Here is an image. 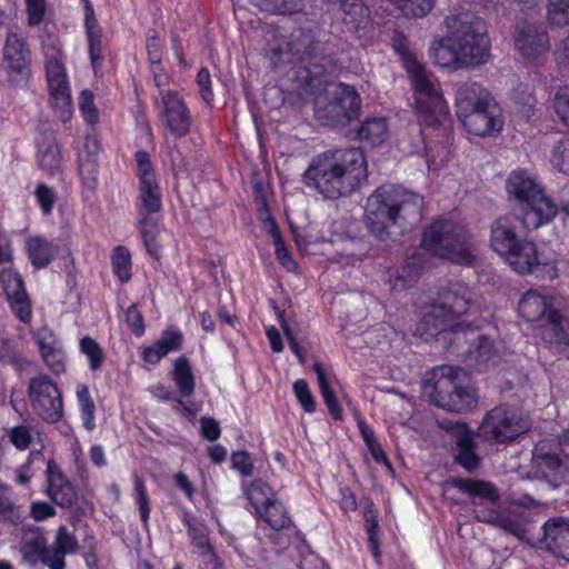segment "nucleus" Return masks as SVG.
<instances>
[{"label": "nucleus", "instance_id": "nucleus-1", "mask_svg": "<svg viewBox=\"0 0 569 569\" xmlns=\"http://www.w3.org/2000/svg\"><path fill=\"white\" fill-rule=\"evenodd\" d=\"M448 33L436 39L429 49L432 62L450 72L485 64L491 43L483 19L467 13L445 19Z\"/></svg>", "mask_w": 569, "mask_h": 569}, {"label": "nucleus", "instance_id": "nucleus-2", "mask_svg": "<svg viewBox=\"0 0 569 569\" xmlns=\"http://www.w3.org/2000/svg\"><path fill=\"white\" fill-rule=\"evenodd\" d=\"M366 157L360 148L326 150L311 158L301 181L323 199L348 197L367 181Z\"/></svg>", "mask_w": 569, "mask_h": 569}, {"label": "nucleus", "instance_id": "nucleus-3", "mask_svg": "<svg viewBox=\"0 0 569 569\" xmlns=\"http://www.w3.org/2000/svg\"><path fill=\"white\" fill-rule=\"evenodd\" d=\"M423 196L400 186L383 184L367 199L365 222L379 240L389 238L388 227L408 231L422 219Z\"/></svg>", "mask_w": 569, "mask_h": 569}, {"label": "nucleus", "instance_id": "nucleus-4", "mask_svg": "<svg viewBox=\"0 0 569 569\" xmlns=\"http://www.w3.org/2000/svg\"><path fill=\"white\" fill-rule=\"evenodd\" d=\"M340 49L330 39H321L313 30L298 29L289 37L274 36L267 49V57L273 67L310 61L305 69L310 78L332 73L339 64Z\"/></svg>", "mask_w": 569, "mask_h": 569}, {"label": "nucleus", "instance_id": "nucleus-5", "mask_svg": "<svg viewBox=\"0 0 569 569\" xmlns=\"http://www.w3.org/2000/svg\"><path fill=\"white\" fill-rule=\"evenodd\" d=\"M519 216L506 214L491 224V248L518 273H533L542 279H555L558 270L552 262L541 263L535 242L521 239L517 233Z\"/></svg>", "mask_w": 569, "mask_h": 569}, {"label": "nucleus", "instance_id": "nucleus-6", "mask_svg": "<svg viewBox=\"0 0 569 569\" xmlns=\"http://www.w3.org/2000/svg\"><path fill=\"white\" fill-rule=\"evenodd\" d=\"M134 160L138 167L137 176L139 179L136 202L138 213L137 228L148 254L153 259H159L161 247L158 242L159 226L154 214L162 210V192L149 153L139 150L134 153Z\"/></svg>", "mask_w": 569, "mask_h": 569}, {"label": "nucleus", "instance_id": "nucleus-7", "mask_svg": "<svg viewBox=\"0 0 569 569\" xmlns=\"http://www.w3.org/2000/svg\"><path fill=\"white\" fill-rule=\"evenodd\" d=\"M506 190L527 230L548 224L558 213V206L545 193L537 178L525 169L509 174Z\"/></svg>", "mask_w": 569, "mask_h": 569}, {"label": "nucleus", "instance_id": "nucleus-8", "mask_svg": "<svg viewBox=\"0 0 569 569\" xmlns=\"http://www.w3.org/2000/svg\"><path fill=\"white\" fill-rule=\"evenodd\" d=\"M470 292L466 284L450 283L439 296L430 310L423 315L417 326V332L426 339L437 337L448 330L460 328V319L470 308Z\"/></svg>", "mask_w": 569, "mask_h": 569}, {"label": "nucleus", "instance_id": "nucleus-9", "mask_svg": "<svg viewBox=\"0 0 569 569\" xmlns=\"http://www.w3.org/2000/svg\"><path fill=\"white\" fill-rule=\"evenodd\" d=\"M422 246L430 253L456 263L471 266L476 260L469 231L451 220L433 221L423 232Z\"/></svg>", "mask_w": 569, "mask_h": 569}, {"label": "nucleus", "instance_id": "nucleus-10", "mask_svg": "<svg viewBox=\"0 0 569 569\" xmlns=\"http://www.w3.org/2000/svg\"><path fill=\"white\" fill-rule=\"evenodd\" d=\"M41 52L50 107L62 122H69L73 116V103L61 44L56 38L47 36L41 42Z\"/></svg>", "mask_w": 569, "mask_h": 569}, {"label": "nucleus", "instance_id": "nucleus-11", "mask_svg": "<svg viewBox=\"0 0 569 569\" xmlns=\"http://www.w3.org/2000/svg\"><path fill=\"white\" fill-rule=\"evenodd\" d=\"M407 73L413 90L416 108L420 121L430 128L443 127L449 122V107L443 97L440 83L421 63L418 67L411 64Z\"/></svg>", "mask_w": 569, "mask_h": 569}, {"label": "nucleus", "instance_id": "nucleus-12", "mask_svg": "<svg viewBox=\"0 0 569 569\" xmlns=\"http://www.w3.org/2000/svg\"><path fill=\"white\" fill-rule=\"evenodd\" d=\"M27 395L33 413L47 423H56L63 417L62 393L57 383L40 373L29 380Z\"/></svg>", "mask_w": 569, "mask_h": 569}, {"label": "nucleus", "instance_id": "nucleus-13", "mask_svg": "<svg viewBox=\"0 0 569 569\" xmlns=\"http://www.w3.org/2000/svg\"><path fill=\"white\" fill-rule=\"evenodd\" d=\"M529 429L528 422L518 411L508 406H498L491 409L479 427V436L486 440L507 442Z\"/></svg>", "mask_w": 569, "mask_h": 569}, {"label": "nucleus", "instance_id": "nucleus-14", "mask_svg": "<svg viewBox=\"0 0 569 569\" xmlns=\"http://www.w3.org/2000/svg\"><path fill=\"white\" fill-rule=\"evenodd\" d=\"M31 50L22 36L10 31L2 48V63L8 81L16 87H24L31 79Z\"/></svg>", "mask_w": 569, "mask_h": 569}, {"label": "nucleus", "instance_id": "nucleus-15", "mask_svg": "<svg viewBox=\"0 0 569 569\" xmlns=\"http://www.w3.org/2000/svg\"><path fill=\"white\" fill-rule=\"evenodd\" d=\"M154 106L161 123L170 134L179 139L190 133L192 117L184 99L178 92L160 89Z\"/></svg>", "mask_w": 569, "mask_h": 569}, {"label": "nucleus", "instance_id": "nucleus-16", "mask_svg": "<svg viewBox=\"0 0 569 569\" xmlns=\"http://www.w3.org/2000/svg\"><path fill=\"white\" fill-rule=\"evenodd\" d=\"M532 463L546 477L569 481V430L563 432L553 449L546 441L539 442L532 451Z\"/></svg>", "mask_w": 569, "mask_h": 569}, {"label": "nucleus", "instance_id": "nucleus-17", "mask_svg": "<svg viewBox=\"0 0 569 569\" xmlns=\"http://www.w3.org/2000/svg\"><path fill=\"white\" fill-rule=\"evenodd\" d=\"M461 370L452 366H439L429 371L422 381V396L437 407L446 409Z\"/></svg>", "mask_w": 569, "mask_h": 569}, {"label": "nucleus", "instance_id": "nucleus-18", "mask_svg": "<svg viewBox=\"0 0 569 569\" xmlns=\"http://www.w3.org/2000/svg\"><path fill=\"white\" fill-rule=\"evenodd\" d=\"M515 47L522 58L538 61L550 49L549 36L542 23L523 22L517 26Z\"/></svg>", "mask_w": 569, "mask_h": 569}, {"label": "nucleus", "instance_id": "nucleus-19", "mask_svg": "<svg viewBox=\"0 0 569 569\" xmlns=\"http://www.w3.org/2000/svg\"><path fill=\"white\" fill-rule=\"evenodd\" d=\"M0 286L13 315L23 323L30 322L32 306L21 274L12 268L3 269L0 272Z\"/></svg>", "mask_w": 569, "mask_h": 569}, {"label": "nucleus", "instance_id": "nucleus-20", "mask_svg": "<svg viewBox=\"0 0 569 569\" xmlns=\"http://www.w3.org/2000/svg\"><path fill=\"white\" fill-rule=\"evenodd\" d=\"M458 118L470 134L478 137L499 132L503 123L500 110L493 100Z\"/></svg>", "mask_w": 569, "mask_h": 569}, {"label": "nucleus", "instance_id": "nucleus-21", "mask_svg": "<svg viewBox=\"0 0 569 569\" xmlns=\"http://www.w3.org/2000/svg\"><path fill=\"white\" fill-rule=\"evenodd\" d=\"M361 98L357 90L339 83L332 101L327 106V116L335 124H346L359 116Z\"/></svg>", "mask_w": 569, "mask_h": 569}, {"label": "nucleus", "instance_id": "nucleus-22", "mask_svg": "<svg viewBox=\"0 0 569 569\" xmlns=\"http://www.w3.org/2000/svg\"><path fill=\"white\" fill-rule=\"evenodd\" d=\"M100 143L94 134L84 137L83 146L78 152V172L81 183L89 192L96 191L99 184L98 154Z\"/></svg>", "mask_w": 569, "mask_h": 569}, {"label": "nucleus", "instance_id": "nucleus-23", "mask_svg": "<svg viewBox=\"0 0 569 569\" xmlns=\"http://www.w3.org/2000/svg\"><path fill=\"white\" fill-rule=\"evenodd\" d=\"M47 495L61 508H70L77 500V491L54 460L47 462Z\"/></svg>", "mask_w": 569, "mask_h": 569}, {"label": "nucleus", "instance_id": "nucleus-24", "mask_svg": "<svg viewBox=\"0 0 569 569\" xmlns=\"http://www.w3.org/2000/svg\"><path fill=\"white\" fill-rule=\"evenodd\" d=\"M541 543L553 556L569 562V518L553 517L542 526Z\"/></svg>", "mask_w": 569, "mask_h": 569}, {"label": "nucleus", "instance_id": "nucleus-25", "mask_svg": "<svg viewBox=\"0 0 569 569\" xmlns=\"http://www.w3.org/2000/svg\"><path fill=\"white\" fill-rule=\"evenodd\" d=\"M478 518L519 539L527 533V518L520 510H485L479 511Z\"/></svg>", "mask_w": 569, "mask_h": 569}, {"label": "nucleus", "instance_id": "nucleus-26", "mask_svg": "<svg viewBox=\"0 0 569 569\" xmlns=\"http://www.w3.org/2000/svg\"><path fill=\"white\" fill-rule=\"evenodd\" d=\"M518 310L527 321H542L555 310L552 297L537 289H530L521 297Z\"/></svg>", "mask_w": 569, "mask_h": 569}, {"label": "nucleus", "instance_id": "nucleus-27", "mask_svg": "<svg viewBox=\"0 0 569 569\" xmlns=\"http://www.w3.org/2000/svg\"><path fill=\"white\" fill-rule=\"evenodd\" d=\"M493 100L490 93L478 82H461L456 86L455 104L457 117L471 112Z\"/></svg>", "mask_w": 569, "mask_h": 569}, {"label": "nucleus", "instance_id": "nucleus-28", "mask_svg": "<svg viewBox=\"0 0 569 569\" xmlns=\"http://www.w3.org/2000/svg\"><path fill=\"white\" fill-rule=\"evenodd\" d=\"M180 519L187 527L191 545L197 548L202 557L216 559L213 548L209 541V529L204 521L198 519L188 508L180 509Z\"/></svg>", "mask_w": 569, "mask_h": 569}, {"label": "nucleus", "instance_id": "nucleus-29", "mask_svg": "<svg viewBox=\"0 0 569 569\" xmlns=\"http://www.w3.org/2000/svg\"><path fill=\"white\" fill-rule=\"evenodd\" d=\"M452 486L460 492L467 495L472 503H497L500 499L498 488L485 480L455 478Z\"/></svg>", "mask_w": 569, "mask_h": 569}, {"label": "nucleus", "instance_id": "nucleus-30", "mask_svg": "<svg viewBox=\"0 0 569 569\" xmlns=\"http://www.w3.org/2000/svg\"><path fill=\"white\" fill-rule=\"evenodd\" d=\"M49 548L51 553V558H47L49 569H66V557L68 555H74L78 551L79 542L76 536L70 532L66 526H60Z\"/></svg>", "mask_w": 569, "mask_h": 569}, {"label": "nucleus", "instance_id": "nucleus-31", "mask_svg": "<svg viewBox=\"0 0 569 569\" xmlns=\"http://www.w3.org/2000/svg\"><path fill=\"white\" fill-rule=\"evenodd\" d=\"M61 147L53 137H46L38 143L37 164L49 177L62 173Z\"/></svg>", "mask_w": 569, "mask_h": 569}, {"label": "nucleus", "instance_id": "nucleus-32", "mask_svg": "<svg viewBox=\"0 0 569 569\" xmlns=\"http://www.w3.org/2000/svg\"><path fill=\"white\" fill-rule=\"evenodd\" d=\"M38 345L46 366L54 373L61 375L66 371V355L61 342L50 331L39 333Z\"/></svg>", "mask_w": 569, "mask_h": 569}, {"label": "nucleus", "instance_id": "nucleus-33", "mask_svg": "<svg viewBox=\"0 0 569 569\" xmlns=\"http://www.w3.org/2000/svg\"><path fill=\"white\" fill-rule=\"evenodd\" d=\"M476 442L472 433L465 423H457V448L456 461L468 471H475L480 466V458L476 453Z\"/></svg>", "mask_w": 569, "mask_h": 569}, {"label": "nucleus", "instance_id": "nucleus-34", "mask_svg": "<svg viewBox=\"0 0 569 569\" xmlns=\"http://www.w3.org/2000/svg\"><path fill=\"white\" fill-rule=\"evenodd\" d=\"M541 325V338L555 346L569 345V320L556 309L545 318Z\"/></svg>", "mask_w": 569, "mask_h": 569}, {"label": "nucleus", "instance_id": "nucleus-35", "mask_svg": "<svg viewBox=\"0 0 569 569\" xmlns=\"http://www.w3.org/2000/svg\"><path fill=\"white\" fill-rule=\"evenodd\" d=\"M26 250L31 264L37 269H42L52 261L56 247L46 238L34 236L27 239Z\"/></svg>", "mask_w": 569, "mask_h": 569}, {"label": "nucleus", "instance_id": "nucleus-36", "mask_svg": "<svg viewBox=\"0 0 569 569\" xmlns=\"http://www.w3.org/2000/svg\"><path fill=\"white\" fill-rule=\"evenodd\" d=\"M242 490L254 509V513L261 512L276 498L272 488L261 479L253 480L250 483H242Z\"/></svg>", "mask_w": 569, "mask_h": 569}, {"label": "nucleus", "instance_id": "nucleus-37", "mask_svg": "<svg viewBox=\"0 0 569 569\" xmlns=\"http://www.w3.org/2000/svg\"><path fill=\"white\" fill-rule=\"evenodd\" d=\"M172 378L181 397H191L196 389L194 376L190 361L181 356L176 359L172 369Z\"/></svg>", "mask_w": 569, "mask_h": 569}, {"label": "nucleus", "instance_id": "nucleus-38", "mask_svg": "<svg viewBox=\"0 0 569 569\" xmlns=\"http://www.w3.org/2000/svg\"><path fill=\"white\" fill-rule=\"evenodd\" d=\"M264 226L268 229V232L272 238L277 260L288 271H290V272L296 271L297 262L293 260L289 249L286 247V244L282 240V237H281L280 229H279L276 220L271 217H268L264 220Z\"/></svg>", "mask_w": 569, "mask_h": 569}, {"label": "nucleus", "instance_id": "nucleus-39", "mask_svg": "<svg viewBox=\"0 0 569 569\" xmlns=\"http://www.w3.org/2000/svg\"><path fill=\"white\" fill-rule=\"evenodd\" d=\"M22 561L31 567L42 563L49 568L47 558H51L49 545L42 537L28 540L20 549Z\"/></svg>", "mask_w": 569, "mask_h": 569}, {"label": "nucleus", "instance_id": "nucleus-40", "mask_svg": "<svg viewBox=\"0 0 569 569\" xmlns=\"http://www.w3.org/2000/svg\"><path fill=\"white\" fill-rule=\"evenodd\" d=\"M387 134V120L381 117L366 119L357 131L358 138L371 146L381 144L385 141Z\"/></svg>", "mask_w": 569, "mask_h": 569}, {"label": "nucleus", "instance_id": "nucleus-41", "mask_svg": "<svg viewBox=\"0 0 569 569\" xmlns=\"http://www.w3.org/2000/svg\"><path fill=\"white\" fill-rule=\"evenodd\" d=\"M256 516L263 520L271 529L282 530L291 525V519L284 506L276 498Z\"/></svg>", "mask_w": 569, "mask_h": 569}, {"label": "nucleus", "instance_id": "nucleus-42", "mask_svg": "<svg viewBox=\"0 0 569 569\" xmlns=\"http://www.w3.org/2000/svg\"><path fill=\"white\" fill-rule=\"evenodd\" d=\"M313 371L317 375V380L322 396L323 402L326 403L329 413L335 420L342 419V409L336 398L333 390L330 388L327 375L320 362L313 363Z\"/></svg>", "mask_w": 569, "mask_h": 569}, {"label": "nucleus", "instance_id": "nucleus-43", "mask_svg": "<svg viewBox=\"0 0 569 569\" xmlns=\"http://www.w3.org/2000/svg\"><path fill=\"white\" fill-rule=\"evenodd\" d=\"M478 401V395L473 387L456 383L446 410L463 412L471 409Z\"/></svg>", "mask_w": 569, "mask_h": 569}, {"label": "nucleus", "instance_id": "nucleus-44", "mask_svg": "<svg viewBox=\"0 0 569 569\" xmlns=\"http://www.w3.org/2000/svg\"><path fill=\"white\" fill-rule=\"evenodd\" d=\"M82 426L92 431L96 428V405L87 385L80 383L76 390Z\"/></svg>", "mask_w": 569, "mask_h": 569}, {"label": "nucleus", "instance_id": "nucleus-45", "mask_svg": "<svg viewBox=\"0 0 569 569\" xmlns=\"http://www.w3.org/2000/svg\"><path fill=\"white\" fill-rule=\"evenodd\" d=\"M79 349L80 352L86 356L91 371L101 369L106 360V352L96 339L89 336L83 337L80 340Z\"/></svg>", "mask_w": 569, "mask_h": 569}, {"label": "nucleus", "instance_id": "nucleus-46", "mask_svg": "<svg viewBox=\"0 0 569 569\" xmlns=\"http://www.w3.org/2000/svg\"><path fill=\"white\" fill-rule=\"evenodd\" d=\"M0 520L11 525L21 522L19 508L12 500V489L3 482L0 483Z\"/></svg>", "mask_w": 569, "mask_h": 569}, {"label": "nucleus", "instance_id": "nucleus-47", "mask_svg": "<svg viewBox=\"0 0 569 569\" xmlns=\"http://www.w3.org/2000/svg\"><path fill=\"white\" fill-rule=\"evenodd\" d=\"M113 273L124 283L131 279V253L124 246L114 248L111 256Z\"/></svg>", "mask_w": 569, "mask_h": 569}, {"label": "nucleus", "instance_id": "nucleus-48", "mask_svg": "<svg viewBox=\"0 0 569 569\" xmlns=\"http://www.w3.org/2000/svg\"><path fill=\"white\" fill-rule=\"evenodd\" d=\"M421 268L415 262H408L397 269L389 281L393 290H405L412 286L420 276Z\"/></svg>", "mask_w": 569, "mask_h": 569}, {"label": "nucleus", "instance_id": "nucleus-49", "mask_svg": "<svg viewBox=\"0 0 569 569\" xmlns=\"http://www.w3.org/2000/svg\"><path fill=\"white\" fill-rule=\"evenodd\" d=\"M408 18L426 17L433 7V0H391Z\"/></svg>", "mask_w": 569, "mask_h": 569}, {"label": "nucleus", "instance_id": "nucleus-50", "mask_svg": "<svg viewBox=\"0 0 569 569\" xmlns=\"http://www.w3.org/2000/svg\"><path fill=\"white\" fill-rule=\"evenodd\" d=\"M133 491L136 503L138 506L140 513V519L144 526H148L150 518V501L147 492L146 482L139 476H134L133 478Z\"/></svg>", "mask_w": 569, "mask_h": 569}, {"label": "nucleus", "instance_id": "nucleus-51", "mask_svg": "<svg viewBox=\"0 0 569 569\" xmlns=\"http://www.w3.org/2000/svg\"><path fill=\"white\" fill-rule=\"evenodd\" d=\"M392 48L400 57L402 66L407 72L411 70V64H413L415 67L421 64V62L417 59L416 54L411 51L409 47V41L403 34L397 33L392 38Z\"/></svg>", "mask_w": 569, "mask_h": 569}, {"label": "nucleus", "instance_id": "nucleus-52", "mask_svg": "<svg viewBox=\"0 0 569 569\" xmlns=\"http://www.w3.org/2000/svg\"><path fill=\"white\" fill-rule=\"evenodd\" d=\"M551 163L559 171L569 176V136L560 139L553 146Z\"/></svg>", "mask_w": 569, "mask_h": 569}, {"label": "nucleus", "instance_id": "nucleus-53", "mask_svg": "<svg viewBox=\"0 0 569 569\" xmlns=\"http://www.w3.org/2000/svg\"><path fill=\"white\" fill-rule=\"evenodd\" d=\"M154 343L168 356L170 352L179 351L182 348L183 335L178 329H168L162 332L161 337Z\"/></svg>", "mask_w": 569, "mask_h": 569}, {"label": "nucleus", "instance_id": "nucleus-54", "mask_svg": "<svg viewBox=\"0 0 569 569\" xmlns=\"http://www.w3.org/2000/svg\"><path fill=\"white\" fill-rule=\"evenodd\" d=\"M34 433H38V431L33 427L18 425L11 428L9 439L18 450L23 451L31 445Z\"/></svg>", "mask_w": 569, "mask_h": 569}, {"label": "nucleus", "instance_id": "nucleus-55", "mask_svg": "<svg viewBox=\"0 0 569 569\" xmlns=\"http://www.w3.org/2000/svg\"><path fill=\"white\" fill-rule=\"evenodd\" d=\"M548 19L557 27L569 24V0H549Z\"/></svg>", "mask_w": 569, "mask_h": 569}, {"label": "nucleus", "instance_id": "nucleus-56", "mask_svg": "<svg viewBox=\"0 0 569 569\" xmlns=\"http://www.w3.org/2000/svg\"><path fill=\"white\" fill-rule=\"evenodd\" d=\"M92 91L84 89L79 96V110L84 121L94 126L99 121V112L93 101Z\"/></svg>", "mask_w": 569, "mask_h": 569}, {"label": "nucleus", "instance_id": "nucleus-57", "mask_svg": "<svg viewBox=\"0 0 569 569\" xmlns=\"http://www.w3.org/2000/svg\"><path fill=\"white\" fill-rule=\"evenodd\" d=\"M292 389L298 402L303 408V410L308 413L315 412L316 400L311 393L308 382L305 379H298L295 381Z\"/></svg>", "mask_w": 569, "mask_h": 569}, {"label": "nucleus", "instance_id": "nucleus-58", "mask_svg": "<svg viewBox=\"0 0 569 569\" xmlns=\"http://www.w3.org/2000/svg\"><path fill=\"white\" fill-rule=\"evenodd\" d=\"M553 109L560 121L569 128V86L557 90L553 97Z\"/></svg>", "mask_w": 569, "mask_h": 569}, {"label": "nucleus", "instance_id": "nucleus-59", "mask_svg": "<svg viewBox=\"0 0 569 569\" xmlns=\"http://www.w3.org/2000/svg\"><path fill=\"white\" fill-rule=\"evenodd\" d=\"M36 199L43 214H50L53 210L57 193L44 183H39L34 191Z\"/></svg>", "mask_w": 569, "mask_h": 569}, {"label": "nucleus", "instance_id": "nucleus-60", "mask_svg": "<svg viewBox=\"0 0 569 569\" xmlns=\"http://www.w3.org/2000/svg\"><path fill=\"white\" fill-rule=\"evenodd\" d=\"M101 33L87 36L89 58L97 74L104 59Z\"/></svg>", "mask_w": 569, "mask_h": 569}, {"label": "nucleus", "instance_id": "nucleus-61", "mask_svg": "<svg viewBox=\"0 0 569 569\" xmlns=\"http://www.w3.org/2000/svg\"><path fill=\"white\" fill-rule=\"evenodd\" d=\"M27 20L30 27L39 26L46 16V0H26Z\"/></svg>", "mask_w": 569, "mask_h": 569}, {"label": "nucleus", "instance_id": "nucleus-62", "mask_svg": "<svg viewBox=\"0 0 569 569\" xmlns=\"http://www.w3.org/2000/svg\"><path fill=\"white\" fill-rule=\"evenodd\" d=\"M231 466L242 477H250L253 473V462L247 451H236L231 455Z\"/></svg>", "mask_w": 569, "mask_h": 569}, {"label": "nucleus", "instance_id": "nucleus-63", "mask_svg": "<svg viewBox=\"0 0 569 569\" xmlns=\"http://www.w3.org/2000/svg\"><path fill=\"white\" fill-rule=\"evenodd\" d=\"M126 322L136 337L144 333V320L137 305H131L126 312Z\"/></svg>", "mask_w": 569, "mask_h": 569}, {"label": "nucleus", "instance_id": "nucleus-64", "mask_svg": "<svg viewBox=\"0 0 569 569\" xmlns=\"http://www.w3.org/2000/svg\"><path fill=\"white\" fill-rule=\"evenodd\" d=\"M493 357L495 350L492 341L485 336H479L476 351V360L478 361V365L487 366Z\"/></svg>", "mask_w": 569, "mask_h": 569}]
</instances>
